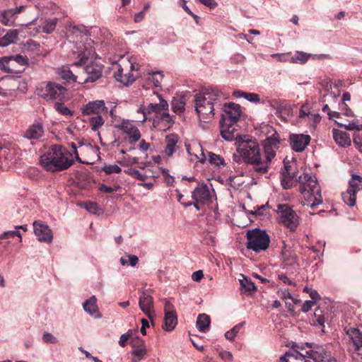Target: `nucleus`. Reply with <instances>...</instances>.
<instances>
[{
  "instance_id": "61",
  "label": "nucleus",
  "mask_w": 362,
  "mask_h": 362,
  "mask_svg": "<svg viewBox=\"0 0 362 362\" xmlns=\"http://www.w3.org/2000/svg\"><path fill=\"white\" fill-rule=\"evenodd\" d=\"M354 144L356 149L362 153V137L357 136L354 138Z\"/></svg>"
},
{
  "instance_id": "13",
  "label": "nucleus",
  "mask_w": 362,
  "mask_h": 362,
  "mask_svg": "<svg viewBox=\"0 0 362 362\" xmlns=\"http://www.w3.org/2000/svg\"><path fill=\"white\" fill-rule=\"evenodd\" d=\"M241 108L238 104L226 103L223 107V113L220 122L236 124L241 116Z\"/></svg>"
},
{
  "instance_id": "9",
  "label": "nucleus",
  "mask_w": 362,
  "mask_h": 362,
  "mask_svg": "<svg viewBox=\"0 0 362 362\" xmlns=\"http://www.w3.org/2000/svg\"><path fill=\"white\" fill-rule=\"evenodd\" d=\"M246 247L256 253L265 251L269 246L270 237L265 230L255 228L248 230L246 233Z\"/></svg>"
},
{
  "instance_id": "29",
  "label": "nucleus",
  "mask_w": 362,
  "mask_h": 362,
  "mask_svg": "<svg viewBox=\"0 0 362 362\" xmlns=\"http://www.w3.org/2000/svg\"><path fill=\"white\" fill-rule=\"evenodd\" d=\"M211 319L206 314H199L197 320V327L202 332H206L210 327Z\"/></svg>"
},
{
  "instance_id": "7",
  "label": "nucleus",
  "mask_w": 362,
  "mask_h": 362,
  "mask_svg": "<svg viewBox=\"0 0 362 362\" xmlns=\"http://www.w3.org/2000/svg\"><path fill=\"white\" fill-rule=\"evenodd\" d=\"M280 138L279 134L274 131L262 143L264 147V157L262 156V165L258 168L259 175L268 173L272 159L276 156V151L279 148Z\"/></svg>"
},
{
  "instance_id": "43",
  "label": "nucleus",
  "mask_w": 362,
  "mask_h": 362,
  "mask_svg": "<svg viewBox=\"0 0 362 362\" xmlns=\"http://www.w3.org/2000/svg\"><path fill=\"white\" fill-rule=\"evenodd\" d=\"M244 323H245L244 322L239 323L238 325H236L235 326H234L230 330L226 332L225 334L226 338L227 339H228L229 341L234 340L235 336L240 332V330L241 327L243 326Z\"/></svg>"
},
{
  "instance_id": "42",
  "label": "nucleus",
  "mask_w": 362,
  "mask_h": 362,
  "mask_svg": "<svg viewBox=\"0 0 362 362\" xmlns=\"http://www.w3.org/2000/svg\"><path fill=\"white\" fill-rule=\"evenodd\" d=\"M310 57V54H308L303 52H296V53L291 57V62L293 63H305Z\"/></svg>"
},
{
  "instance_id": "62",
  "label": "nucleus",
  "mask_w": 362,
  "mask_h": 362,
  "mask_svg": "<svg viewBox=\"0 0 362 362\" xmlns=\"http://www.w3.org/2000/svg\"><path fill=\"white\" fill-rule=\"evenodd\" d=\"M315 304V302L311 300H305L302 305V311L303 313L308 312Z\"/></svg>"
},
{
  "instance_id": "21",
  "label": "nucleus",
  "mask_w": 362,
  "mask_h": 362,
  "mask_svg": "<svg viewBox=\"0 0 362 362\" xmlns=\"http://www.w3.org/2000/svg\"><path fill=\"white\" fill-rule=\"evenodd\" d=\"M45 134L44 126L41 122L31 124L24 133V137L29 140H39Z\"/></svg>"
},
{
  "instance_id": "19",
  "label": "nucleus",
  "mask_w": 362,
  "mask_h": 362,
  "mask_svg": "<svg viewBox=\"0 0 362 362\" xmlns=\"http://www.w3.org/2000/svg\"><path fill=\"white\" fill-rule=\"evenodd\" d=\"M289 141L291 148L296 152H302L310 141V136L308 134H293L289 136Z\"/></svg>"
},
{
  "instance_id": "14",
  "label": "nucleus",
  "mask_w": 362,
  "mask_h": 362,
  "mask_svg": "<svg viewBox=\"0 0 362 362\" xmlns=\"http://www.w3.org/2000/svg\"><path fill=\"white\" fill-rule=\"evenodd\" d=\"M115 127L128 135V141L131 144H135L141 138L140 131L129 120L123 119L121 122L116 124Z\"/></svg>"
},
{
  "instance_id": "26",
  "label": "nucleus",
  "mask_w": 362,
  "mask_h": 362,
  "mask_svg": "<svg viewBox=\"0 0 362 362\" xmlns=\"http://www.w3.org/2000/svg\"><path fill=\"white\" fill-rule=\"evenodd\" d=\"M307 355L297 350H290L280 357V362H303Z\"/></svg>"
},
{
  "instance_id": "6",
  "label": "nucleus",
  "mask_w": 362,
  "mask_h": 362,
  "mask_svg": "<svg viewBox=\"0 0 362 362\" xmlns=\"http://www.w3.org/2000/svg\"><path fill=\"white\" fill-rule=\"evenodd\" d=\"M139 65H135L127 57H121L117 62L112 64V69L113 75L117 81L128 86L132 83L136 76H134L132 71L138 70Z\"/></svg>"
},
{
  "instance_id": "8",
  "label": "nucleus",
  "mask_w": 362,
  "mask_h": 362,
  "mask_svg": "<svg viewBox=\"0 0 362 362\" xmlns=\"http://www.w3.org/2000/svg\"><path fill=\"white\" fill-rule=\"evenodd\" d=\"M37 90V95L47 102L63 101L67 98L66 88L54 81L42 83Z\"/></svg>"
},
{
  "instance_id": "37",
  "label": "nucleus",
  "mask_w": 362,
  "mask_h": 362,
  "mask_svg": "<svg viewBox=\"0 0 362 362\" xmlns=\"http://www.w3.org/2000/svg\"><path fill=\"white\" fill-rule=\"evenodd\" d=\"M93 50L91 49H86L85 51L79 53L78 57L80 58L78 62H76L73 64L74 66H80L84 65L87 63L89 57L93 54Z\"/></svg>"
},
{
  "instance_id": "11",
  "label": "nucleus",
  "mask_w": 362,
  "mask_h": 362,
  "mask_svg": "<svg viewBox=\"0 0 362 362\" xmlns=\"http://www.w3.org/2000/svg\"><path fill=\"white\" fill-rule=\"evenodd\" d=\"M276 211L279 214L280 223L284 226L291 230H294L298 227L299 224L298 216L288 205L278 204Z\"/></svg>"
},
{
  "instance_id": "55",
  "label": "nucleus",
  "mask_w": 362,
  "mask_h": 362,
  "mask_svg": "<svg viewBox=\"0 0 362 362\" xmlns=\"http://www.w3.org/2000/svg\"><path fill=\"white\" fill-rule=\"evenodd\" d=\"M119 188L120 187L119 185H116L114 187H112L103 184L100 186L99 190L104 193H112L114 192H116Z\"/></svg>"
},
{
  "instance_id": "39",
  "label": "nucleus",
  "mask_w": 362,
  "mask_h": 362,
  "mask_svg": "<svg viewBox=\"0 0 362 362\" xmlns=\"http://www.w3.org/2000/svg\"><path fill=\"white\" fill-rule=\"evenodd\" d=\"M57 21L58 19L57 18L46 20L42 27V31L47 34L52 33L57 26Z\"/></svg>"
},
{
  "instance_id": "49",
  "label": "nucleus",
  "mask_w": 362,
  "mask_h": 362,
  "mask_svg": "<svg viewBox=\"0 0 362 362\" xmlns=\"http://www.w3.org/2000/svg\"><path fill=\"white\" fill-rule=\"evenodd\" d=\"M279 295L280 298L282 299H284V300L288 299V298L291 299L295 304H298L300 302L299 300L294 299L292 297L291 293L289 292V291L288 289H285V290L279 291Z\"/></svg>"
},
{
  "instance_id": "35",
  "label": "nucleus",
  "mask_w": 362,
  "mask_h": 362,
  "mask_svg": "<svg viewBox=\"0 0 362 362\" xmlns=\"http://www.w3.org/2000/svg\"><path fill=\"white\" fill-rule=\"evenodd\" d=\"M96 298L95 296L90 297L83 303V309L90 315L95 313L98 311V306L96 305Z\"/></svg>"
},
{
  "instance_id": "3",
  "label": "nucleus",
  "mask_w": 362,
  "mask_h": 362,
  "mask_svg": "<svg viewBox=\"0 0 362 362\" xmlns=\"http://www.w3.org/2000/svg\"><path fill=\"white\" fill-rule=\"evenodd\" d=\"M236 146L240 157L259 175L257 168L262 165V153L257 141L249 135H243L239 137Z\"/></svg>"
},
{
  "instance_id": "4",
  "label": "nucleus",
  "mask_w": 362,
  "mask_h": 362,
  "mask_svg": "<svg viewBox=\"0 0 362 362\" xmlns=\"http://www.w3.org/2000/svg\"><path fill=\"white\" fill-rule=\"evenodd\" d=\"M160 103H149L147 107L141 106L138 109V112L142 114V119L140 120L144 122L147 119H151L148 117L152 113L154 114L153 119V125L154 127H159L160 124H163L164 129H169L174 123L172 117L169 115L168 104L160 95H158Z\"/></svg>"
},
{
  "instance_id": "53",
  "label": "nucleus",
  "mask_w": 362,
  "mask_h": 362,
  "mask_svg": "<svg viewBox=\"0 0 362 362\" xmlns=\"http://www.w3.org/2000/svg\"><path fill=\"white\" fill-rule=\"evenodd\" d=\"M164 312L167 315L176 314L174 305L168 300H165Z\"/></svg>"
},
{
  "instance_id": "47",
  "label": "nucleus",
  "mask_w": 362,
  "mask_h": 362,
  "mask_svg": "<svg viewBox=\"0 0 362 362\" xmlns=\"http://www.w3.org/2000/svg\"><path fill=\"white\" fill-rule=\"evenodd\" d=\"M103 170L107 175L112 173H119L122 171L120 167L117 165H108L103 167Z\"/></svg>"
},
{
  "instance_id": "12",
  "label": "nucleus",
  "mask_w": 362,
  "mask_h": 362,
  "mask_svg": "<svg viewBox=\"0 0 362 362\" xmlns=\"http://www.w3.org/2000/svg\"><path fill=\"white\" fill-rule=\"evenodd\" d=\"M362 190V177L353 175L349 182L348 189L342 193V199L345 204L354 206L356 204V193Z\"/></svg>"
},
{
  "instance_id": "16",
  "label": "nucleus",
  "mask_w": 362,
  "mask_h": 362,
  "mask_svg": "<svg viewBox=\"0 0 362 362\" xmlns=\"http://www.w3.org/2000/svg\"><path fill=\"white\" fill-rule=\"evenodd\" d=\"M34 233L40 242L51 243L53 240V234L49 227L41 221L33 222Z\"/></svg>"
},
{
  "instance_id": "51",
  "label": "nucleus",
  "mask_w": 362,
  "mask_h": 362,
  "mask_svg": "<svg viewBox=\"0 0 362 362\" xmlns=\"http://www.w3.org/2000/svg\"><path fill=\"white\" fill-rule=\"evenodd\" d=\"M314 315L317 323L320 325H323L325 322V318L322 315V310L320 308L315 309Z\"/></svg>"
},
{
  "instance_id": "60",
  "label": "nucleus",
  "mask_w": 362,
  "mask_h": 362,
  "mask_svg": "<svg viewBox=\"0 0 362 362\" xmlns=\"http://www.w3.org/2000/svg\"><path fill=\"white\" fill-rule=\"evenodd\" d=\"M278 278L279 280H281L284 284L286 285H291V286H296V284L293 282L291 280H290L287 276L283 273L279 274L278 275Z\"/></svg>"
},
{
  "instance_id": "22",
  "label": "nucleus",
  "mask_w": 362,
  "mask_h": 362,
  "mask_svg": "<svg viewBox=\"0 0 362 362\" xmlns=\"http://www.w3.org/2000/svg\"><path fill=\"white\" fill-rule=\"evenodd\" d=\"M192 197L193 200H197L204 204L211 200V194L206 184H200L193 190Z\"/></svg>"
},
{
  "instance_id": "27",
  "label": "nucleus",
  "mask_w": 362,
  "mask_h": 362,
  "mask_svg": "<svg viewBox=\"0 0 362 362\" xmlns=\"http://www.w3.org/2000/svg\"><path fill=\"white\" fill-rule=\"evenodd\" d=\"M332 133L334 139L339 146L345 147L351 145V139L346 132L334 129Z\"/></svg>"
},
{
  "instance_id": "36",
  "label": "nucleus",
  "mask_w": 362,
  "mask_h": 362,
  "mask_svg": "<svg viewBox=\"0 0 362 362\" xmlns=\"http://www.w3.org/2000/svg\"><path fill=\"white\" fill-rule=\"evenodd\" d=\"M132 362H139L145 358L147 355V350L146 347L133 349L132 351Z\"/></svg>"
},
{
  "instance_id": "24",
  "label": "nucleus",
  "mask_w": 362,
  "mask_h": 362,
  "mask_svg": "<svg viewBox=\"0 0 362 362\" xmlns=\"http://www.w3.org/2000/svg\"><path fill=\"white\" fill-rule=\"evenodd\" d=\"M18 63L21 65L27 64V59L21 54H17L8 59L0 61L1 69L7 73H15L16 71L12 68L14 63Z\"/></svg>"
},
{
  "instance_id": "31",
  "label": "nucleus",
  "mask_w": 362,
  "mask_h": 362,
  "mask_svg": "<svg viewBox=\"0 0 362 362\" xmlns=\"http://www.w3.org/2000/svg\"><path fill=\"white\" fill-rule=\"evenodd\" d=\"M61 76L63 79L68 81H73L78 83H83L81 80L82 76L74 74L68 66H64L62 68L61 71Z\"/></svg>"
},
{
  "instance_id": "45",
  "label": "nucleus",
  "mask_w": 362,
  "mask_h": 362,
  "mask_svg": "<svg viewBox=\"0 0 362 362\" xmlns=\"http://www.w3.org/2000/svg\"><path fill=\"white\" fill-rule=\"evenodd\" d=\"M163 75L160 72H154L148 78V81H151L156 88L160 87Z\"/></svg>"
},
{
  "instance_id": "25",
  "label": "nucleus",
  "mask_w": 362,
  "mask_h": 362,
  "mask_svg": "<svg viewBox=\"0 0 362 362\" xmlns=\"http://www.w3.org/2000/svg\"><path fill=\"white\" fill-rule=\"evenodd\" d=\"M180 138L175 134H170L165 136V148L164 150V154L166 156H172L174 153H175L179 148V142Z\"/></svg>"
},
{
  "instance_id": "48",
  "label": "nucleus",
  "mask_w": 362,
  "mask_h": 362,
  "mask_svg": "<svg viewBox=\"0 0 362 362\" xmlns=\"http://www.w3.org/2000/svg\"><path fill=\"white\" fill-rule=\"evenodd\" d=\"M14 236H18L19 238V241L20 242L22 241V237H21V233L19 231H13V230H9V231L3 233L2 234L0 235V239H7L9 238H13Z\"/></svg>"
},
{
  "instance_id": "56",
  "label": "nucleus",
  "mask_w": 362,
  "mask_h": 362,
  "mask_svg": "<svg viewBox=\"0 0 362 362\" xmlns=\"http://www.w3.org/2000/svg\"><path fill=\"white\" fill-rule=\"evenodd\" d=\"M321 120V117L319 114H310L308 115V121L312 125H317Z\"/></svg>"
},
{
  "instance_id": "5",
  "label": "nucleus",
  "mask_w": 362,
  "mask_h": 362,
  "mask_svg": "<svg viewBox=\"0 0 362 362\" xmlns=\"http://www.w3.org/2000/svg\"><path fill=\"white\" fill-rule=\"evenodd\" d=\"M299 192L303 198L301 204L309 206L314 210L317 206L322 203V197L317 180L310 175L303 173L298 177Z\"/></svg>"
},
{
  "instance_id": "30",
  "label": "nucleus",
  "mask_w": 362,
  "mask_h": 362,
  "mask_svg": "<svg viewBox=\"0 0 362 362\" xmlns=\"http://www.w3.org/2000/svg\"><path fill=\"white\" fill-rule=\"evenodd\" d=\"M243 279H240V289L243 293L250 295L252 291H256L255 284L247 277L242 275Z\"/></svg>"
},
{
  "instance_id": "23",
  "label": "nucleus",
  "mask_w": 362,
  "mask_h": 362,
  "mask_svg": "<svg viewBox=\"0 0 362 362\" xmlns=\"http://www.w3.org/2000/svg\"><path fill=\"white\" fill-rule=\"evenodd\" d=\"M346 334L353 346L354 351H359L362 347V332L358 328L350 327L346 329Z\"/></svg>"
},
{
  "instance_id": "41",
  "label": "nucleus",
  "mask_w": 362,
  "mask_h": 362,
  "mask_svg": "<svg viewBox=\"0 0 362 362\" xmlns=\"http://www.w3.org/2000/svg\"><path fill=\"white\" fill-rule=\"evenodd\" d=\"M62 101H57L54 105V107L56 111L59 112L61 115L64 116H71L73 115V111L69 110L66 106L64 105Z\"/></svg>"
},
{
  "instance_id": "20",
  "label": "nucleus",
  "mask_w": 362,
  "mask_h": 362,
  "mask_svg": "<svg viewBox=\"0 0 362 362\" xmlns=\"http://www.w3.org/2000/svg\"><path fill=\"white\" fill-rule=\"evenodd\" d=\"M236 124L220 122L221 135L226 141H231L235 139V143L241 135L235 134Z\"/></svg>"
},
{
  "instance_id": "40",
  "label": "nucleus",
  "mask_w": 362,
  "mask_h": 362,
  "mask_svg": "<svg viewBox=\"0 0 362 362\" xmlns=\"http://www.w3.org/2000/svg\"><path fill=\"white\" fill-rule=\"evenodd\" d=\"M172 110L176 114L184 112L185 103L182 99L174 98L171 103Z\"/></svg>"
},
{
  "instance_id": "18",
  "label": "nucleus",
  "mask_w": 362,
  "mask_h": 362,
  "mask_svg": "<svg viewBox=\"0 0 362 362\" xmlns=\"http://www.w3.org/2000/svg\"><path fill=\"white\" fill-rule=\"evenodd\" d=\"M139 305L142 312L151 320H153V298L149 291H143L139 296Z\"/></svg>"
},
{
  "instance_id": "10",
  "label": "nucleus",
  "mask_w": 362,
  "mask_h": 362,
  "mask_svg": "<svg viewBox=\"0 0 362 362\" xmlns=\"http://www.w3.org/2000/svg\"><path fill=\"white\" fill-rule=\"evenodd\" d=\"M305 346L309 348L305 351L306 357L313 359L315 362H337V359L332 356V354L323 346L314 343H306Z\"/></svg>"
},
{
  "instance_id": "28",
  "label": "nucleus",
  "mask_w": 362,
  "mask_h": 362,
  "mask_svg": "<svg viewBox=\"0 0 362 362\" xmlns=\"http://www.w3.org/2000/svg\"><path fill=\"white\" fill-rule=\"evenodd\" d=\"M281 257L283 262L286 265L292 266L297 262V255L296 252L286 246H284L281 250Z\"/></svg>"
},
{
  "instance_id": "50",
  "label": "nucleus",
  "mask_w": 362,
  "mask_h": 362,
  "mask_svg": "<svg viewBox=\"0 0 362 362\" xmlns=\"http://www.w3.org/2000/svg\"><path fill=\"white\" fill-rule=\"evenodd\" d=\"M131 345H132L133 349L146 347V344H145L144 340H143L142 339H141L139 337L133 339L131 341Z\"/></svg>"
},
{
  "instance_id": "15",
  "label": "nucleus",
  "mask_w": 362,
  "mask_h": 362,
  "mask_svg": "<svg viewBox=\"0 0 362 362\" xmlns=\"http://www.w3.org/2000/svg\"><path fill=\"white\" fill-rule=\"evenodd\" d=\"M81 110L83 115H107L108 112V108L103 100L90 101L84 105Z\"/></svg>"
},
{
  "instance_id": "1",
  "label": "nucleus",
  "mask_w": 362,
  "mask_h": 362,
  "mask_svg": "<svg viewBox=\"0 0 362 362\" xmlns=\"http://www.w3.org/2000/svg\"><path fill=\"white\" fill-rule=\"evenodd\" d=\"M223 93L215 87H209L202 93L194 95V103L195 110L199 119L207 122L214 116V106L217 101L224 99Z\"/></svg>"
},
{
  "instance_id": "2",
  "label": "nucleus",
  "mask_w": 362,
  "mask_h": 362,
  "mask_svg": "<svg viewBox=\"0 0 362 362\" xmlns=\"http://www.w3.org/2000/svg\"><path fill=\"white\" fill-rule=\"evenodd\" d=\"M40 163L47 171H62L73 164L72 154L59 145H53L40 156Z\"/></svg>"
},
{
  "instance_id": "59",
  "label": "nucleus",
  "mask_w": 362,
  "mask_h": 362,
  "mask_svg": "<svg viewBox=\"0 0 362 362\" xmlns=\"http://www.w3.org/2000/svg\"><path fill=\"white\" fill-rule=\"evenodd\" d=\"M86 208L90 212L95 214L99 209L98 205L95 202H88L86 204Z\"/></svg>"
},
{
  "instance_id": "46",
  "label": "nucleus",
  "mask_w": 362,
  "mask_h": 362,
  "mask_svg": "<svg viewBox=\"0 0 362 362\" xmlns=\"http://www.w3.org/2000/svg\"><path fill=\"white\" fill-rule=\"evenodd\" d=\"M18 37V33L16 30L11 31L9 33H7L6 35L4 36V40L6 42H0V45L6 46L8 45L11 42H13L14 39L17 38ZM1 42V40H0Z\"/></svg>"
},
{
  "instance_id": "32",
  "label": "nucleus",
  "mask_w": 362,
  "mask_h": 362,
  "mask_svg": "<svg viewBox=\"0 0 362 362\" xmlns=\"http://www.w3.org/2000/svg\"><path fill=\"white\" fill-rule=\"evenodd\" d=\"M177 324V314H165L163 329L166 331H172Z\"/></svg>"
},
{
  "instance_id": "54",
  "label": "nucleus",
  "mask_w": 362,
  "mask_h": 362,
  "mask_svg": "<svg viewBox=\"0 0 362 362\" xmlns=\"http://www.w3.org/2000/svg\"><path fill=\"white\" fill-rule=\"evenodd\" d=\"M42 340L45 343L56 344L57 342V339L49 332H45L43 334Z\"/></svg>"
},
{
  "instance_id": "33",
  "label": "nucleus",
  "mask_w": 362,
  "mask_h": 362,
  "mask_svg": "<svg viewBox=\"0 0 362 362\" xmlns=\"http://www.w3.org/2000/svg\"><path fill=\"white\" fill-rule=\"evenodd\" d=\"M15 12L13 9L4 11L0 16V23L5 25H12L16 20Z\"/></svg>"
},
{
  "instance_id": "57",
  "label": "nucleus",
  "mask_w": 362,
  "mask_h": 362,
  "mask_svg": "<svg viewBox=\"0 0 362 362\" xmlns=\"http://www.w3.org/2000/svg\"><path fill=\"white\" fill-rule=\"evenodd\" d=\"M127 173L131 175L139 180L144 181L146 179L145 175H142L139 170L130 169L129 171H125Z\"/></svg>"
},
{
  "instance_id": "64",
  "label": "nucleus",
  "mask_w": 362,
  "mask_h": 362,
  "mask_svg": "<svg viewBox=\"0 0 362 362\" xmlns=\"http://www.w3.org/2000/svg\"><path fill=\"white\" fill-rule=\"evenodd\" d=\"M351 358L354 362H362V354L359 351H354Z\"/></svg>"
},
{
  "instance_id": "38",
  "label": "nucleus",
  "mask_w": 362,
  "mask_h": 362,
  "mask_svg": "<svg viewBox=\"0 0 362 362\" xmlns=\"http://www.w3.org/2000/svg\"><path fill=\"white\" fill-rule=\"evenodd\" d=\"M103 116L104 115H95L92 116L89 119L90 126L93 131H96L104 124L105 119Z\"/></svg>"
},
{
  "instance_id": "58",
  "label": "nucleus",
  "mask_w": 362,
  "mask_h": 362,
  "mask_svg": "<svg viewBox=\"0 0 362 362\" xmlns=\"http://www.w3.org/2000/svg\"><path fill=\"white\" fill-rule=\"evenodd\" d=\"M182 204L185 207H188L193 205L197 210H200L205 204L197 200H194L193 202H187L186 203H182Z\"/></svg>"
},
{
  "instance_id": "17",
  "label": "nucleus",
  "mask_w": 362,
  "mask_h": 362,
  "mask_svg": "<svg viewBox=\"0 0 362 362\" xmlns=\"http://www.w3.org/2000/svg\"><path fill=\"white\" fill-rule=\"evenodd\" d=\"M103 66L96 62H92L86 65L83 69V74L86 75V77H82L83 83L94 82L97 81L102 76Z\"/></svg>"
},
{
  "instance_id": "63",
  "label": "nucleus",
  "mask_w": 362,
  "mask_h": 362,
  "mask_svg": "<svg viewBox=\"0 0 362 362\" xmlns=\"http://www.w3.org/2000/svg\"><path fill=\"white\" fill-rule=\"evenodd\" d=\"M204 277V274L202 270H198L192 273V279L194 281H199Z\"/></svg>"
},
{
  "instance_id": "52",
  "label": "nucleus",
  "mask_w": 362,
  "mask_h": 362,
  "mask_svg": "<svg viewBox=\"0 0 362 362\" xmlns=\"http://www.w3.org/2000/svg\"><path fill=\"white\" fill-rule=\"evenodd\" d=\"M132 336L131 330H129L127 333L122 334L119 341V344L122 347H124L127 345L128 340L132 338Z\"/></svg>"
},
{
  "instance_id": "44",
  "label": "nucleus",
  "mask_w": 362,
  "mask_h": 362,
  "mask_svg": "<svg viewBox=\"0 0 362 362\" xmlns=\"http://www.w3.org/2000/svg\"><path fill=\"white\" fill-rule=\"evenodd\" d=\"M209 161L210 162V163L214 164L217 166H224L226 165L223 158L211 152L209 153Z\"/></svg>"
},
{
  "instance_id": "34",
  "label": "nucleus",
  "mask_w": 362,
  "mask_h": 362,
  "mask_svg": "<svg viewBox=\"0 0 362 362\" xmlns=\"http://www.w3.org/2000/svg\"><path fill=\"white\" fill-rule=\"evenodd\" d=\"M233 95L235 97H243L248 101L253 103H259L260 101L259 95L254 93H245L241 90H236L233 92Z\"/></svg>"
}]
</instances>
